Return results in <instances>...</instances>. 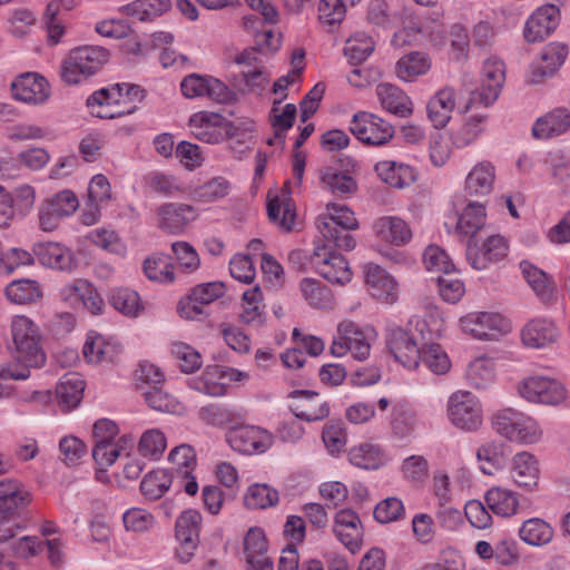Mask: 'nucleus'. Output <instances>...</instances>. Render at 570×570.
I'll return each instance as SVG.
<instances>
[{
    "mask_svg": "<svg viewBox=\"0 0 570 570\" xmlns=\"http://www.w3.org/2000/svg\"><path fill=\"white\" fill-rule=\"evenodd\" d=\"M494 179V166L489 161H481L468 174L465 179V190L469 195H488L492 190Z\"/></svg>",
    "mask_w": 570,
    "mask_h": 570,
    "instance_id": "obj_30",
    "label": "nucleus"
},
{
    "mask_svg": "<svg viewBox=\"0 0 570 570\" xmlns=\"http://www.w3.org/2000/svg\"><path fill=\"white\" fill-rule=\"evenodd\" d=\"M173 475L166 470H154L140 483L141 493L149 500H157L169 489Z\"/></svg>",
    "mask_w": 570,
    "mask_h": 570,
    "instance_id": "obj_47",
    "label": "nucleus"
},
{
    "mask_svg": "<svg viewBox=\"0 0 570 570\" xmlns=\"http://www.w3.org/2000/svg\"><path fill=\"white\" fill-rule=\"evenodd\" d=\"M327 216H320L316 220L324 223H333L335 226L343 227L350 230H354L358 227L357 219L354 213L345 205H338L335 203H328L326 206Z\"/></svg>",
    "mask_w": 570,
    "mask_h": 570,
    "instance_id": "obj_57",
    "label": "nucleus"
},
{
    "mask_svg": "<svg viewBox=\"0 0 570 570\" xmlns=\"http://www.w3.org/2000/svg\"><path fill=\"white\" fill-rule=\"evenodd\" d=\"M202 515L196 510L183 512L176 521V539L184 540V537L199 541Z\"/></svg>",
    "mask_w": 570,
    "mask_h": 570,
    "instance_id": "obj_60",
    "label": "nucleus"
},
{
    "mask_svg": "<svg viewBox=\"0 0 570 570\" xmlns=\"http://www.w3.org/2000/svg\"><path fill=\"white\" fill-rule=\"evenodd\" d=\"M570 127V114L567 109H556L539 118L532 134L535 138L547 139L566 132Z\"/></svg>",
    "mask_w": 570,
    "mask_h": 570,
    "instance_id": "obj_29",
    "label": "nucleus"
},
{
    "mask_svg": "<svg viewBox=\"0 0 570 570\" xmlns=\"http://www.w3.org/2000/svg\"><path fill=\"white\" fill-rule=\"evenodd\" d=\"M33 254L38 262L46 267L71 271L77 266L72 250L59 243H39L33 246Z\"/></svg>",
    "mask_w": 570,
    "mask_h": 570,
    "instance_id": "obj_18",
    "label": "nucleus"
},
{
    "mask_svg": "<svg viewBox=\"0 0 570 570\" xmlns=\"http://www.w3.org/2000/svg\"><path fill=\"white\" fill-rule=\"evenodd\" d=\"M140 390L142 391L146 403L151 409L167 413H176L179 411V402L170 394L164 392L159 385L151 386L150 389L140 386Z\"/></svg>",
    "mask_w": 570,
    "mask_h": 570,
    "instance_id": "obj_55",
    "label": "nucleus"
},
{
    "mask_svg": "<svg viewBox=\"0 0 570 570\" xmlns=\"http://www.w3.org/2000/svg\"><path fill=\"white\" fill-rule=\"evenodd\" d=\"M108 60L109 52L104 47H77L61 63V79L68 85H78L99 72Z\"/></svg>",
    "mask_w": 570,
    "mask_h": 570,
    "instance_id": "obj_2",
    "label": "nucleus"
},
{
    "mask_svg": "<svg viewBox=\"0 0 570 570\" xmlns=\"http://www.w3.org/2000/svg\"><path fill=\"white\" fill-rule=\"evenodd\" d=\"M386 345L394 360L406 368H416L421 362L422 347L409 331L391 326L387 328Z\"/></svg>",
    "mask_w": 570,
    "mask_h": 570,
    "instance_id": "obj_10",
    "label": "nucleus"
},
{
    "mask_svg": "<svg viewBox=\"0 0 570 570\" xmlns=\"http://www.w3.org/2000/svg\"><path fill=\"white\" fill-rule=\"evenodd\" d=\"M279 500L278 492L267 484H254L248 488L245 495V505L249 509H266L275 505Z\"/></svg>",
    "mask_w": 570,
    "mask_h": 570,
    "instance_id": "obj_54",
    "label": "nucleus"
},
{
    "mask_svg": "<svg viewBox=\"0 0 570 570\" xmlns=\"http://www.w3.org/2000/svg\"><path fill=\"white\" fill-rule=\"evenodd\" d=\"M511 475L514 483L521 488L532 489L535 487L539 479V468L535 458L528 452L518 453L513 458Z\"/></svg>",
    "mask_w": 570,
    "mask_h": 570,
    "instance_id": "obj_32",
    "label": "nucleus"
},
{
    "mask_svg": "<svg viewBox=\"0 0 570 570\" xmlns=\"http://www.w3.org/2000/svg\"><path fill=\"white\" fill-rule=\"evenodd\" d=\"M465 375L475 389H483L494 379V363L488 357H478L469 364Z\"/></svg>",
    "mask_w": 570,
    "mask_h": 570,
    "instance_id": "obj_51",
    "label": "nucleus"
},
{
    "mask_svg": "<svg viewBox=\"0 0 570 570\" xmlns=\"http://www.w3.org/2000/svg\"><path fill=\"white\" fill-rule=\"evenodd\" d=\"M321 183L324 188L336 196L352 194L357 188V184L351 175L333 167H326L321 171Z\"/></svg>",
    "mask_w": 570,
    "mask_h": 570,
    "instance_id": "obj_43",
    "label": "nucleus"
},
{
    "mask_svg": "<svg viewBox=\"0 0 570 570\" xmlns=\"http://www.w3.org/2000/svg\"><path fill=\"white\" fill-rule=\"evenodd\" d=\"M170 8V0H135L122 7V11L139 21H153Z\"/></svg>",
    "mask_w": 570,
    "mask_h": 570,
    "instance_id": "obj_36",
    "label": "nucleus"
},
{
    "mask_svg": "<svg viewBox=\"0 0 570 570\" xmlns=\"http://www.w3.org/2000/svg\"><path fill=\"white\" fill-rule=\"evenodd\" d=\"M61 7L57 0H51L47 3L41 17V21L47 29L48 39L52 45L59 42L65 33V28L59 18Z\"/></svg>",
    "mask_w": 570,
    "mask_h": 570,
    "instance_id": "obj_58",
    "label": "nucleus"
},
{
    "mask_svg": "<svg viewBox=\"0 0 570 570\" xmlns=\"http://www.w3.org/2000/svg\"><path fill=\"white\" fill-rule=\"evenodd\" d=\"M323 442L331 454L340 453L346 445V431L341 421H330L322 432Z\"/></svg>",
    "mask_w": 570,
    "mask_h": 570,
    "instance_id": "obj_64",
    "label": "nucleus"
},
{
    "mask_svg": "<svg viewBox=\"0 0 570 570\" xmlns=\"http://www.w3.org/2000/svg\"><path fill=\"white\" fill-rule=\"evenodd\" d=\"M13 342V357L26 367H41L46 363V353L41 346L39 326L26 315H16L10 324Z\"/></svg>",
    "mask_w": 570,
    "mask_h": 570,
    "instance_id": "obj_1",
    "label": "nucleus"
},
{
    "mask_svg": "<svg viewBox=\"0 0 570 570\" xmlns=\"http://www.w3.org/2000/svg\"><path fill=\"white\" fill-rule=\"evenodd\" d=\"M520 268L524 279L535 295L543 303H550L554 298L557 288L552 278L544 271L538 268L528 261H522L520 263Z\"/></svg>",
    "mask_w": 570,
    "mask_h": 570,
    "instance_id": "obj_27",
    "label": "nucleus"
},
{
    "mask_svg": "<svg viewBox=\"0 0 570 570\" xmlns=\"http://www.w3.org/2000/svg\"><path fill=\"white\" fill-rule=\"evenodd\" d=\"M519 535L527 544L543 546L551 541L553 530L544 520L532 518L522 523Z\"/></svg>",
    "mask_w": 570,
    "mask_h": 570,
    "instance_id": "obj_44",
    "label": "nucleus"
},
{
    "mask_svg": "<svg viewBox=\"0 0 570 570\" xmlns=\"http://www.w3.org/2000/svg\"><path fill=\"white\" fill-rule=\"evenodd\" d=\"M560 10L554 4H546L538 8L527 20L524 38L529 42L542 41L558 27Z\"/></svg>",
    "mask_w": 570,
    "mask_h": 570,
    "instance_id": "obj_14",
    "label": "nucleus"
},
{
    "mask_svg": "<svg viewBox=\"0 0 570 570\" xmlns=\"http://www.w3.org/2000/svg\"><path fill=\"white\" fill-rule=\"evenodd\" d=\"M421 362L434 374L442 375L449 372L451 362L448 354L439 344L422 347Z\"/></svg>",
    "mask_w": 570,
    "mask_h": 570,
    "instance_id": "obj_56",
    "label": "nucleus"
},
{
    "mask_svg": "<svg viewBox=\"0 0 570 570\" xmlns=\"http://www.w3.org/2000/svg\"><path fill=\"white\" fill-rule=\"evenodd\" d=\"M267 215L271 222L276 224L283 232L289 233L294 229L296 213L292 207L289 198H268Z\"/></svg>",
    "mask_w": 570,
    "mask_h": 570,
    "instance_id": "obj_41",
    "label": "nucleus"
},
{
    "mask_svg": "<svg viewBox=\"0 0 570 570\" xmlns=\"http://www.w3.org/2000/svg\"><path fill=\"white\" fill-rule=\"evenodd\" d=\"M521 336L524 345L533 348H543L557 342L559 331L551 321L535 318L523 327Z\"/></svg>",
    "mask_w": 570,
    "mask_h": 570,
    "instance_id": "obj_23",
    "label": "nucleus"
},
{
    "mask_svg": "<svg viewBox=\"0 0 570 570\" xmlns=\"http://www.w3.org/2000/svg\"><path fill=\"white\" fill-rule=\"evenodd\" d=\"M200 415L212 425L224 426L243 420L244 411L242 409L237 410L217 404H209L202 407Z\"/></svg>",
    "mask_w": 570,
    "mask_h": 570,
    "instance_id": "obj_50",
    "label": "nucleus"
},
{
    "mask_svg": "<svg viewBox=\"0 0 570 570\" xmlns=\"http://www.w3.org/2000/svg\"><path fill=\"white\" fill-rule=\"evenodd\" d=\"M455 108V91L451 87L439 90L428 102V117L435 128H444Z\"/></svg>",
    "mask_w": 570,
    "mask_h": 570,
    "instance_id": "obj_25",
    "label": "nucleus"
},
{
    "mask_svg": "<svg viewBox=\"0 0 570 570\" xmlns=\"http://www.w3.org/2000/svg\"><path fill=\"white\" fill-rule=\"evenodd\" d=\"M376 96L381 106L393 115L406 118L410 117L413 112V105L410 97L402 89L394 85H377Z\"/></svg>",
    "mask_w": 570,
    "mask_h": 570,
    "instance_id": "obj_24",
    "label": "nucleus"
},
{
    "mask_svg": "<svg viewBox=\"0 0 570 570\" xmlns=\"http://www.w3.org/2000/svg\"><path fill=\"white\" fill-rule=\"evenodd\" d=\"M82 352L90 363L114 362L120 353V346L102 335H89Z\"/></svg>",
    "mask_w": 570,
    "mask_h": 570,
    "instance_id": "obj_31",
    "label": "nucleus"
},
{
    "mask_svg": "<svg viewBox=\"0 0 570 570\" xmlns=\"http://www.w3.org/2000/svg\"><path fill=\"white\" fill-rule=\"evenodd\" d=\"M431 68V59L425 52L413 51L404 55L395 65L396 76L404 81H413Z\"/></svg>",
    "mask_w": 570,
    "mask_h": 570,
    "instance_id": "obj_34",
    "label": "nucleus"
},
{
    "mask_svg": "<svg viewBox=\"0 0 570 570\" xmlns=\"http://www.w3.org/2000/svg\"><path fill=\"white\" fill-rule=\"evenodd\" d=\"M374 227L381 239L394 245H403L411 238L407 224L397 217H382Z\"/></svg>",
    "mask_w": 570,
    "mask_h": 570,
    "instance_id": "obj_38",
    "label": "nucleus"
},
{
    "mask_svg": "<svg viewBox=\"0 0 570 570\" xmlns=\"http://www.w3.org/2000/svg\"><path fill=\"white\" fill-rule=\"evenodd\" d=\"M171 353L184 373H194L199 370L203 364L199 352L188 344L174 343Z\"/></svg>",
    "mask_w": 570,
    "mask_h": 570,
    "instance_id": "obj_59",
    "label": "nucleus"
},
{
    "mask_svg": "<svg viewBox=\"0 0 570 570\" xmlns=\"http://www.w3.org/2000/svg\"><path fill=\"white\" fill-rule=\"evenodd\" d=\"M111 306L127 316H137L142 311V304L137 292L119 287L109 294Z\"/></svg>",
    "mask_w": 570,
    "mask_h": 570,
    "instance_id": "obj_46",
    "label": "nucleus"
},
{
    "mask_svg": "<svg viewBox=\"0 0 570 570\" xmlns=\"http://www.w3.org/2000/svg\"><path fill=\"white\" fill-rule=\"evenodd\" d=\"M485 210L481 203H470L459 217L458 229L470 238L479 237L487 233Z\"/></svg>",
    "mask_w": 570,
    "mask_h": 570,
    "instance_id": "obj_35",
    "label": "nucleus"
},
{
    "mask_svg": "<svg viewBox=\"0 0 570 570\" xmlns=\"http://www.w3.org/2000/svg\"><path fill=\"white\" fill-rule=\"evenodd\" d=\"M507 254V242L500 235L485 233L479 237L469 238L466 244V261L476 271L488 268L491 263L503 259Z\"/></svg>",
    "mask_w": 570,
    "mask_h": 570,
    "instance_id": "obj_5",
    "label": "nucleus"
},
{
    "mask_svg": "<svg viewBox=\"0 0 570 570\" xmlns=\"http://www.w3.org/2000/svg\"><path fill=\"white\" fill-rule=\"evenodd\" d=\"M487 116H470L464 124L453 131L452 144L458 148H465L473 144L484 131Z\"/></svg>",
    "mask_w": 570,
    "mask_h": 570,
    "instance_id": "obj_45",
    "label": "nucleus"
},
{
    "mask_svg": "<svg viewBox=\"0 0 570 570\" xmlns=\"http://www.w3.org/2000/svg\"><path fill=\"white\" fill-rule=\"evenodd\" d=\"M374 330L360 326L353 321L344 320L337 325L336 335L331 345V354L336 357L351 352L354 358L364 361L371 351V338Z\"/></svg>",
    "mask_w": 570,
    "mask_h": 570,
    "instance_id": "obj_3",
    "label": "nucleus"
},
{
    "mask_svg": "<svg viewBox=\"0 0 570 570\" xmlns=\"http://www.w3.org/2000/svg\"><path fill=\"white\" fill-rule=\"evenodd\" d=\"M6 296L11 303L22 305L37 302L42 292L37 281L22 278L7 285Z\"/></svg>",
    "mask_w": 570,
    "mask_h": 570,
    "instance_id": "obj_42",
    "label": "nucleus"
},
{
    "mask_svg": "<svg viewBox=\"0 0 570 570\" xmlns=\"http://www.w3.org/2000/svg\"><path fill=\"white\" fill-rule=\"evenodd\" d=\"M144 272L150 281L171 283L175 279L174 265L165 256L147 258L144 262Z\"/></svg>",
    "mask_w": 570,
    "mask_h": 570,
    "instance_id": "obj_63",
    "label": "nucleus"
},
{
    "mask_svg": "<svg viewBox=\"0 0 570 570\" xmlns=\"http://www.w3.org/2000/svg\"><path fill=\"white\" fill-rule=\"evenodd\" d=\"M519 391L523 399L533 403L557 405L567 397V391L560 382L544 376L528 377Z\"/></svg>",
    "mask_w": 570,
    "mask_h": 570,
    "instance_id": "obj_11",
    "label": "nucleus"
},
{
    "mask_svg": "<svg viewBox=\"0 0 570 570\" xmlns=\"http://www.w3.org/2000/svg\"><path fill=\"white\" fill-rule=\"evenodd\" d=\"M568 56V48L562 43H549L541 53L540 60L531 66V83H539L551 77L561 67Z\"/></svg>",
    "mask_w": 570,
    "mask_h": 570,
    "instance_id": "obj_20",
    "label": "nucleus"
},
{
    "mask_svg": "<svg viewBox=\"0 0 570 570\" xmlns=\"http://www.w3.org/2000/svg\"><path fill=\"white\" fill-rule=\"evenodd\" d=\"M230 184L222 177L214 178L193 191V198L202 203H210L225 197L229 193Z\"/></svg>",
    "mask_w": 570,
    "mask_h": 570,
    "instance_id": "obj_62",
    "label": "nucleus"
},
{
    "mask_svg": "<svg viewBox=\"0 0 570 570\" xmlns=\"http://www.w3.org/2000/svg\"><path fill=\"white\" fill-rule=\"evenodd\" d=\"M317 229L323 237L328 249L336 248L342 250H352L356 245V240L350 229L333 225V223H316Z\"/></svg>",
    "mask_w": 570,
    "mask_h": 570,
    "instance_id": "obj_40",
    "label": "nucleus"
},
{
    "mask_svg": "<svg viewBox=\"0 0 570 570\" xmlns=\"http://www.w3.org/2000/svg\"><path fill=\"white\" fill-rule=\"evenodd\" d=\"M223 282H210L197 285L190 293L188 302L179 307V313L185 318H194L203 313V305H208L225 294Z\"/></svg>",
    "mask_w": 570,
    "mask_h": 570,
    "instance_id": "obj_21",
    "label": "nucleus"
},
{
    "mask_svg": "<svg viewBox=\"0 0 570 570\" xmlns=\"http://www.w3.org/2000/svg\"><path fill=\"white\" fill-rule=\"evenodd\" d=\"M442 298L449 303H456L464 294L463 282L456 276L455 269L442 273L436 278Z\"/></svg>",
    "mask_w": 570,
    "mask_h": 570,
    "instance_id": "obj_61",
    "label": "nucleus"
},
{
    "mask_svg": "<svg viewBox=\"0 0 570 570\" xmlns=\"http://www.w3.org/2000/svg\"><path fill=\"white\" fill-rule=\"evenodd\" d=\"M462 330L478 340H497L510 331V323L499 313H471L460 320Z\"/></svg>",
    "mask_w": 570,
    "mask_h": 570,
    "instance_id": "obj_9",
    "label": "nucleus"
},
{
    "mask_svg": "<svg viewBox=\"0 0 570 570\" xmlns=\"http://www.w3.org/2000/svg\"><path fill=\"white\" fill-rule=\"evenodd\" d=\"M485 502L493 513L501 517L515 514L520 505L517 493L499 487L487 492Z\"/></svg>",
    "mask_w": 570,
    "mask_h": 570,
    "instance_id": "obj_39",
    "label": "nucleus"
},
{
    "mask_svg": "<svg viewBox=\"0 0 570 570\" xmlns=\"http://www.w3.org/2000/svg\"><path fill=\"white\" fill-rule=\"evenodd\" d=\"M227 442L234 451L243 454L264 453L272 446L273 435L258 426H238L227 433Z\"/></svg>",
    "mask_w": 570,
    "mask_h": 570,
    "instance_id": "obj_12",
    "label": "nucleus"
},
{
    "mask_svg": "<svg viewBox=\"0 0 570 570\" xmlns=\"http://www.w3.org/2000/svg\"><path fill=\"white\" fill-rule=\"evenodd\" d=\"M195 218V208L187 204L167 203L157 209V226L169 234L183 233Z\"/></svg>",
    "mask_w": 570,
    "mask_h": 570,
    "instance_id": "obj_16",
    "label": "nucleus"
},
{
    "mask_svg": "<svg viewBox=\"0 0 570 570\" xmlns=\"http://www.w3.org/2000/svg\"><path fill=\"white\" fill-rule=\"evenodd\" d=\"M11 90L13 97L23 102L42 104L49 97L47 80L31 72L19 76L12 82Z\"/></svg>",
    "mask_w": 570,
    "mask_h": 570,
    "instance_id": "obj_19",
    "label": "nucleus"
},
{
    "mask_svg": "<svg viewBox=\"0 0 570 570\" xmlns=\"http://www.w3.org/2000/svg\"><path fill=\"white\" fill-rule=\"evenodd\" d=\"M232 82L242 94H255L265 89L268 76L262 69H254L235 75Z\"/></svg>",
    "mask_w": 570,
    "mask_h": 570,
    "instance_id": "obj_53",
    "label": "nucleus"
},
{
    "mask_svg": "<svg viewBox=\"0 0 570 570\" xmlns=\"http://www.w3.org/2000/svg\"><path fill=\"white\" fill-rule=\"evenodd\" d=\"M375 171L383 181L395 188L409 186L415 179L411 166L393 160L379 161L375 165Z\"/></svg>",
    "mask_w": 570,
    "mask_h": 570,
    "instance_id": "obj_33",
    "label": "nucleus"
},
{
    "mask_svg": "<svg viewBox=\"0 0 570 570\" xmlns=\"http://www.w3.org/2000/svg\"><path fill=\"white\" fill-rule=\"evenodd\" d=\"M291 396L295 400L291 410L299 420L315 422L330 415L328 403L314 391L296 390L291 393Z\"/></svg>",
    "mask_w": 570,
    "mask_h": 570,
    "instance_id": "obj_13",
    "label": "nucleus"
},
{
    "mask_svg": "<svg viewBox=\"0 0 570 570\" xmlns=\"http://www.w3.org/2000/svg\"><path fill=\"white\" fill-rule=\"evenodd\" d=\"M173 471L177 476H187L196 468L197 460L194 449L188 444L175 446L168 456Z\"/></svg>",
    "mask_w": 570,
    "mask_h": 570,
    "instance_id": "obj_49",
    "label": "nucleus"
},
{
    "mask_svg": "<svg viewBox=\"0 0 570 570\" xmlns=\"http://www.w3.org/2000/svg\"><path fill=\"white\" fill-rule=\"evenodd\" d=\"M350 462L361 469L375 470L385 462V455L381 448L372 443H361L350 449Z\"/></svg>",
    "mask_w": 570,
    "mask_h": 570,
    "instance_id": "obj_37",
    "label": "nucleus"
},
{
    "mask_svg": "<svg viewBox=\"0 0 570 570\" xmlns=\"http://www.w3.org/2000/svg\"><path fill=\"white\" fill-rule=\"evenodd\" d=\"M366 284L374 298L387 304H393L397 299L396 282L379 265L368 266Z\"/></svg>",
    "mask_w": 570,
    "mask_h": 570,
    "instance_id": "obj_22",
    "label": "nucleus"
},
{
    "mask_svg": "<svg viewBox=\"0 0 570 570\" xmlns=\"http://www.w3.org/2000/svg\"><path fill=\"white\" fill-rule=\"evenodd\" d=\"M85 391V381L78 373H69L61 377L56 394L58 403L63 411L75 409L82 400Z\"/></svg>",
    "mask_w": 570,
    "mask_h": 570,
    "instance_id": "obj_28",
    "label": "nucleus"
},
{
    "mask_svg": "<svg viewBox=\"0 0 570 570\" xmlns=\"http://www.w3.org/2000/svg\"><path fill=\"white\" fill-rule=\"evenodd\" d=\"M309 262L322 277L333 284L344 285L352 278L346 259L333 249H328L327 245L316 246L309 256Z\"/></svg>",
    "mask_w": 570,
    "mask_h": 570,
    "instance_id": "obj_7",
    "label": "nucleus"
},
{
    "mask_svg": "<svg viewBox=\"0 0 570 570\" xmlns=\"http://www.w3.org/2000/svg\"><path fill=\"white\" fill-rule=\"evenodd\" d=\"M510 454L509 446L501 441L485 442L476 451V458L481 463L480 469L488 475L504 468Z\"/></svg>",
    "mask_w": 570,
    "mask_h": 570,
    "instance_id": "obj_26",
    "label": "nucleus"
},
{
    "mask_svg": "<svg viewBox=\"0 0 570 570\" xmlns=\"http://www.w3.org/2000/svg\"><path fill=\"white\" fill-rule=\"evenodd\" d=\"M448 416L456 429L464 432L478 431L483 422L482 406L479 400L466 391H458L450 396Z\"/></svg>",
    "mask_w": 570,
    "mask_h": 570,
    "instance_id": "obj_4",
    "label": "nucleus"
},
{
    "mask_svg": "<svg viewBox=\"0 0 570 570\" xmlns=\"http://www.w3.org/2000/svg\"><path fill=\"white\" fill-rule=\"evenodd\" d=\"M333 531L351 552L354 553L360 549L363 528L355 511L352 509L340 510L334 518Z\"/></svg>",
    "mask_w": 570,
    "mask_h": 570,
    "instance_id": "obj_17",
    "label": "nucleus"
},
{
    "mask_svg": "<svg viewBox=\"0 0 570 570\" xmlns=\"http://www.w3.org/2000/svg\"><path fill=\"white\" fill-rule=\"evenodd\" d=\"M11 481L10 491L0 494V544L16 535V530L10 525V522L18 517L32 500L30 492L20 489L13 480ZM4 485H7V483Z\"/></svg>",
    "mask_w": 570,
    "mask_h": 570,
    "instance_id": "obj_8",
    "label": "nucleus"
},
{
    "mask_svg": "<svg viewBox=\"0 0 570 570\" xmlns=\"http://www.w3.org/2000/svg\"><path fill=\"white\" fill-rule=\"evenodd\" d=\"M505 79L503 61L497 58L488 59L482 68V85L478 92H474L473 100L479 99L483 106L493 104L502 89Z\"/></svg>",
    "mask_w": 570,
    "mask_h": 570,
    "instance_id": "obj_15",
    "label": "nucleus"
},
{
    "mask_svg": "<svg viewBox=\"0 0 570 570\" xmlns=\"http://www.w3.org/2000/svg\"><path fill=\"white\" fill-rule=\"evenodd\" d=\"M374 50V41L363 32L352 36L344 48V53L351 65H358L367 59Z\"/></svg>",
    "mask_w": 570,
    "mask_h": 570,
    "instance_id": "obj_52",
    "label": "nucleus"
},
{
    "mask_svg": "<svg viewBox=\"0 0 570 570\" xmlns=\"http://www.w3.org/2000/svg\"><path fill=\"white\" fill-rule=\"evenodd\" d=\"M350 130L358 140L373 146L386 144L394 135L390 122L366 111H358L353 116Z\"/></svg>",
    "mask_w": 570,
    "mask_h": 570,
    "instance_id": "obj_6",
    "label": "nucleus"
},
{
    "mask_svg": "<svg viewBox=\"0 0 570 570\" xmlns=\"http://www.w3.org/2000/svg\"><path fill=\"white\" fill-rule=\"evenodd\" d=\"M167 446V439L159 429L145 431L138 442V452L149 460H158Z\"/></svg>",
    "mask_w": 570,
    "mask_h": 570,
    "instance_id": "obj_48",
    "label": "nucleus"
}]
</instances>
